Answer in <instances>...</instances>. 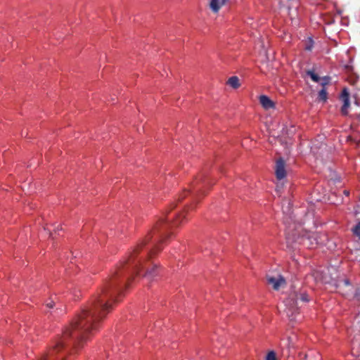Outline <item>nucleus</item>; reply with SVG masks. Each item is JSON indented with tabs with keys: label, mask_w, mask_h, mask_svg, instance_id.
<instances>
[{
	"label": "nucleus",
	"mask_w": 360,
	"mask_h": 360,
	"mask_svg": "<svg viewBox=\"0 0 360 360\" xmlns=\"http://www.w3.org/2000/svg\"><path fill=\"white\" fill-rule=\"evenodd\" d=\"M185 218L179 214L173 221L160 220L153 231L134 248L128 258L112 274L108 281L82 309L70 326L65 328L62 336L54 343L48 353L39 360H65L68 347H77L87 336L97 330L101 321L112 309V304L117 301V296L127 288L134 275L146 269L144 276L151 279L158 275V266L153 264L149 269V259L162 250L160 245L169 236V231L179 226Z\"/></svg>",
	"instance_id": "f257e3e1"
},
{
	"label": "nucleus",
	"mask_w": 360,
	"mask_h": 360,
	"mask_svg": "<svg viewBox=\"0 0 360 360\" xmlns=\"http://www.w3.org/2000/svg\"><path fill=\"white\" fill-rule=\"evenodd\" d=\"M286 243L288 247L295 249L302 244L308 248H314L319 243L320 236L317 233L303 231L300 225H289L286 229Z\"/></svg>",
	"instance_id": "f03ea898"
},
{
	"label": "nucleus",
	"mask_w": 360,
	"mask_h": 360,
	"mask_svg": "<svg viewBox=\"0 0 360 360\" xmlns=\"http://www.w3.org/2000/svg\"><path fill=\"white\" fill-rule=\"evenodd\" d=\"M307 293L304 290L294 291L290 293L289 297L285 301L286 306L285 313L290 321H297L299 314L300 303L309 302Z\"/></svg>",
	"instance_id": "7ed1b4c3"
},
{
	"label": "nucleus",
	"mask_w": 360,
	"mask_h": 360,
	"mask_svg": "<svg viewBox=\"0 0 360 360\" xmlns=\"http://www.w3.org/2000/svg\"><path fill=\"white\" fill-rule=\"evenodd\" d=\"M275 174L276 179L281 180L286 176L285 162L283 158H279L276 162Z\"/></svg>",
	"instance_id": "20e7f679"
},
{
	"label": "nucleus",
	"mask_w": 360,
	"mask_h": 360,
	"mask_svg": "<svg viewBox=\"0 0 360 360\" xmlns=\"http://www.w3.org/2000/svg\"><path fill=\"white\" fill-rule=\"evenodd\" d=\"M267 281L268 283L272 285L273 288L276 290H278L282 285L285 284V279L280 275L277 277L268 276Z\"/></svg>",
	"instance_id": "39448f33"
},
{
	"label": "nucleus",
	"mask_w": 360,
	"mask_h": 360,
	"mask_svg": "<svg viewBox=\"0 0 360 360\" xmlns=\"http://www.w3.org/2000/svg\"><path fill=\"white\" fill-rule=\"evenodd\" d=\"M341 98L343 101V105L341 108L342 115H346L348 113L347 109L349 107V94L347 89L342 90Z\"/></svg>",
	"instance_id": "423d86ee"
},
{
	"label": "nucleus",
	"mask_w": 360,
	"mask_h": 360,
	"mask_svg": "<svg viewBox=\"0 0 360 360\" xmlns=\"http://www.w3.org/2000/svg\"><path fill=\"white\" fill-rule=\"evenodd\" d=\"M259 102L265 110H269L275 107L274 103L267 96L265 95H262L259 96Z\"/></svg>",
	"instance_id": "0eeeda50"
},
{
	"label": "nucleus",
	"mask_w": 360,
	"mask_h": 360,
	"mask_svg": "<svg viewBox=\"0 0 360 360\" xmlns=\"http://www.w3.org/2000/svg\"><path fill=\"white\" fill-rule=\"evenodd\" d=\"M228 1L229 0H211L210 8L213 12L217 13Z\"/></svg>",
	"instance_id": "6e6552de"
},
{
	"label": "nucleus",
	"mask_w": 360,
	"mask_h": 360,
	"mask_svg": "<svg viewBox=\"0 0 360 360\" xmlns=\"http://www.w3.org/2000/svg\"><path fill=\"white\" fill-rule=\"evenodd\" d=\"M204 181H205V176L203 175H200L195 180V184H196V188H195V190H196L195 191V192H196V198H198V196L200 195H205V191L202 189V187L200 185L202 183H203Z\"/></svg>",
	"instance_id": "1a4fd4ad"
},
{
	"label": "nucleus",
	"mask_w": 360,
	"mask_h": 360,
	"mask_svg": "<svg viewBox=\"0 0 360 360\" xmlns=\"http://www.w3.org/2000/svg\"><path fill=\"white\" fill-rule=\"evenodd\" d=\"M227 84L229 85H230L231 87H233V89H238L240 85V82H239V79L236 76L231 77L228 79Z\"/></svg>",
	"instance_id": "9d476101"
},
{
	"label": "nucleus",
	"mask_w": 360,
	"mask_h": 360,
	"mask_svg": "<svg viewBox=\"0 0 360 360\" xmlns=\"http://www.w3.org/2000/svg\"><path fill=\"white\" fill-rule=\"evenodd\" d=\"M328 94L326 88H322L319 92V99L321 101H326Z\"/></svg>",
	"instance_id": "9b49d317"
},
{
	"label": "nucleus",
	"mask_w": 360,
	"mask_h": 360,
	"mask_svg": "<svg viewBox=\"0 0 360 360\" xmlns=\"http://www.w3.org/2000/svg\"><path fill=\"white\" fill-rule=\"evenodd\" d=\"M307 75H309L314 82H320L321 77L317 74H316L313 70H307Z\"/></svg>",
	"instance_id": "f8f14e48"
},
{
	"label": "nucleus",
	"mask_w": 360,
	"mask_h": 360,
	"mask_svg": "<svg viewBox=\"0 0 360 360\" xmlns=\"http://www.w3.org/2000/svg\"><path fill=\"white\" fill-rule=\"evenodd\" d=\"M352 232L360 240V221L352 229Z\"/></svg>",
	"instance_id": "ddd939ff"
},
{
	"label": "nucleus",
	"mask_w": 360,
	"mask_h": 360,
	"mask_svg": "<svg viewBox=\"0 0 360 360\" xmlns=\"http://www.w3.org/2000/svg\"><path fill=\"white\" fill-rule=\"evenodd\" d=\"M265 360H277L276 354L274 351H270L267 353Z\"/></svg>",
	"instance_id": "4468645a"
},
{
	"label": "nucleus",
	"mask_w": 360,
	"mask_h": 360,
	"mask_svg": "<svg viewBox=\"0 0 360 360\" xmlns=\"http://www.w3.org/2000/svg\"><path fill=\"white\" fill-rule=\"evenodd\" d=\"M330 79V78L329 77H324L323 78H321L319 82L322 86V88H326L325 86L329 84Z\"/></svg>",
	"instance_id": "2eb2a0df"
},
{
	"label": "nucleus",
	"mask_w": 360,
	"mask_h": 360,
	"mask_svg": "<svg viewBox=\"0 0 360 360\" xmlns=\"http://www.w3.org/2000/svg\"><path fill=\"white\" fill-rule=\"evenodd\" d=\"M288 340L289 347H294L293 338L288 337Z\"/></svg>",
	"instance_id": "dca6fc26"
},
{
	"label": "nucleus",
	"mask_w": 360,
	"mask_h": 360,
	"mask_svg": "<svg viewBox=\"0 0 360 360\" xmlns=\"http://www.w3.org/2000/svg\"><path fill=\"white\" fill-rule=\"evenodd\" d=\"M54 305V302L53 301H51L49 302L46 303V307L49 308H52Z\"/></svg>",
	"instance_id": "f3484780"
},
{
	"label": "nucleus",
	"mask_w": 360,
	"mask_h": 360,
	"mask_svg": "<svg viewBox=\"0 0 360 360\" xmlns=\"http://www.w3.org/2000/svg\"><path fill=\"white\" fill-rule=\"evenodd\" d=\"M344 283H345V285H347V286L350 285V283H349V281H348V280H345V281H344Z\"/></svg>",
	"instance_id": "a211bd4d"
},
{
	"label": "nucleus",
	"mask_w": 360,
	"mask_h": 360,
	"mask_svg": "<svg viewBox=\"0 0 360 360\" xmlns=\"http://www.w3.org/2000/svg\"><path fill=\"white\" fill-rule=\"evenodd\" d=\"M344 193H345V195H348L349 194V191H344Z\"/></svg>",
	"instance_id": "6ab92c4d"
},
{
	"label": "nucleus",
	"mask_w": 360,
	"mask_h": 360,
	"mask_svg": "<svg viewBox=\"0 0 360 360\" xmlns=\"http://www.w3.org/2000/svg\"><path fill=\"white\" fill-rule=\"evenodd\" d=\"M311 46H309L306 47V49H307V50H311Z\"/></svg>",
	"instance_id": "aec40b11"
}]
</instances>
